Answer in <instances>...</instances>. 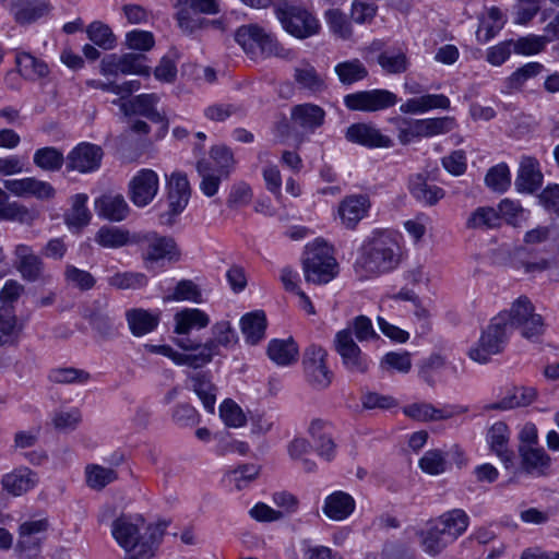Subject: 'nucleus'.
Returning <instances> with one entry per match:
<instances>
[{
  "label": "nucleus",
  "mask_w": 559,
  "mask_h": 559,
  "mask_svg": "<svg viewBox=\"0 0 559 559\" xmlns=\"http://www.w3.org/2000/svg\"><path fill=\"white\" fill-rule=\"evenodd\" d=\"M144 520L141 516L122 514L111 524V534L117 544L124 549V559H151L155 555L165 527L148 526L144 534L141 527Z\"/></svg>",
  "instance_id": "nucleus-1"
},
{
  "label": "nucleus",
  "mask_w": 559,
  "mask_h": 559,
  "mask_svg": "<svg viewBox=\"0 0 559 559\" xmlns=\"http://www.w3.org/2000/svg\"><path fill=\"white\" fill-rule=\"evenodd\" d=\"M399 236L393 231L373 233L361 247L355 263L356 272L366 277L388 273L401 262Z\"/></svg>",
  "instance_id": "nucleus-2"
},
{
  "label": "nucleus",
  "mask_w": 559,
  "mask_h": 559,
  "mask_svg": "<svg viewBox=\"0 0 559 559\" xmlns=\"http://www.w3.org/2000/svg\"><path fill=\"white\" fill-rule=\"evenodd\" d=\"M235 39L251 59L273 56L286 58L288 56V51L278 44L272 34L254 24L239 27Z\"/></svg>",
  "instance_id": "nucleus-3"
},
{
  "label": "nucleus",
  "mask_w": 559,
  "mask_h": 559,
  "mask_svg": "<svg viewBox=\"0 0 559 559\" xmlns=\"http://www.w3.org/2000/svg\"><path fill=\"white\" fill-rule=\"evenodd\" d=\"M508 336V317L504 313H499L483 331L478 342L469 349L468 356L474 361L486 364L492 355L503 350Z\"/></svg>",
  "instance_id": "nucleus-4"
},
{
  "label": "nucleus",
  "mask_w": 559,
  "mask_h": 559,
  "mask_svg": "<svg viewBox=\"0 0 559 559\" xmlns=\"http://www.w3.org/2000/svg\"><path fill=\"white\" fill-rule=\"evenodd\" d=\"M283 28L298 39L309 38L320 32L319 20L301 5L287 4L275 8Z\"/></svg>",
  "instance_id": "nucleus-5"
},
{
  "label": "nucleus",
  "mask_w": 559,
  "mask_h": 559,
  "mask_svg": "<svg viewBox=\"0 0 559 559\" xmlns=\"http://www.w3.org/2000/svg\"><path fill=\"white\" fill-rule=\"evenodd\" d=\"M304 259V272L307 282L326 284L337 274L336 260L329 253L325 245L317 243L308 248Z\"/></svg>",
  "instance_id": "nucleus-6"
},
{
  "label": "nucleus",
  "mask_w": 559,
  "mask_h": 559,
  "mask_svg": "<svg viewBox=\"0 0 559 559\" xmlns=\"http://www.w3.org/2000/svg\"><path fill=\"white\" fill-rule=\"evenodd\" d=\"M191 195L189 180L186 174L175 171L167 178V211L159 214V223L164 226H173L176 217L187 207Z\"/></svg>",
  "instance_id": "nucleus-7"
},
{
  "label": "nucleus",
  "mask_w": 559,
  "mask_h": 559,
  "mask_svg": "<svg viewBox=\"0 0 559 559\" xmlns=\"http://www.w3.org/2000/svg\"><path fill=\"white\" fill-rule=\"evenodd\" d=\"M399 102V97L382 88L370 91H359L344 96V104L349 110L354 111H379L393 107Z\"/></svg>",
  "instance_id": "nucleus-8"
},
{
  "label": "nucleus",
  "mask_w": 559,
  "mask_h": 559,
  "mask_svg": "<svg viewBox=\"0 0 559 559\" xmlns=\"http://www.w3.org/2000/svg\"><path fill=\"white\" fill-rule=\"evenodd\" d=\"M141 240L146 243L142 258L147 269L162 260L178 262L181 258L180 249L173 237L151 231L144 234Z\"/></svg>",
  "instance_id": "nucleus-9"
},
{
  "label": "nucleus",
  "mask_w": 559,
  "mask_h": 559,
  "mask_svg": "<svg viewBox=\"0 0 559 559\" xmlns=\"http://www.w3.org/2000/svg\"><path fill=\"white\" fill-rule=\"evenodd\" d=\"M145 61L146 57L142 53H112L102 60L100 72L107 76H117L118 74L150 76L151 69L145 64Z\"/></svg>",
  "instance_id": "nucleus-10"
},
{
  "label": "nucleus",
  "mask_w": 559,
  "mask_h": 559,
  "mask_svg": "<svg viewBox=\"0 0 559 559\" xmlns=\"http://www.w3.org/2000/svg\"><path fill=\"white\" fill-rule=\"evenodd\" d=\"M176 344L185 350V353H177L175 364L178 366H188L193 369L202 368L217 355V352H214L213 343L200 344L188 337H182L178 338Z\"/></svg>",
  "instance_id": "nucleus-11"
},
{
  "label": "nucleus",
  "mask_w": 559,
  "mask_h": 559,
  "mask_svg": "<svg viewBox=\"0 0 559 559\" xmlns=\"http://www.w3.org/2000/svg\"><path fill=\"white\" fill-rule=\"evenodd\" d=\"M159 188L157 174L152 169L139 170L129 182V197L135 206L143 207L156 197Z\"/></svg>",
  "instance_id": "nucleus-12"
},
{
  "label": "nucleus",
  "mask_w": 559,
  "mask_h": 559,
  "mask_svg": "<svg viewBox=\"0 0 559 559\" xmlns=\"http://www.w3.org/2000/svg\"><path fill=\"white\" fill-rule=\"evenodd\" d=\"M103 158L100 146L81 143L67 155V170L82 174L92 173L99 168Z\"/></svg>",
  "instance_id": "nucleus-13"
},
{
  "label": "nucleus",
  "mask_w": 559,
  "mask_h": 559,
  "mask_svg": "<svg viewBox=\"0 0 559 559\" xmlns=\"http://www.w3.org/2000/svg\"><path fill=\"white\" fill-rule=\"evenodd\" d=\"M158 100L159 97L152 93L138 95L129 102L114 100V104L119 105L126 116L140 115L153 122L162 123V129L165 132L168 128V121L155 108Z\"/></svg>",
  "instance_id": "nucleus-14"
},
{
  "label": "nucleus",
  "mask_w": 559,
  "mask_h": 559,
  "mask_svg": "<svg viewBox=\"0 0 559 559\" xmlns=\"http://www.w3.org/2000/svg\"><path fill=\"white\" fill-rule=\"evenodd\" d=\"M345 139L368 148H389L393 146V140L381 133L370 123L358 122L349 126L345 132Z\"/></svg>",
  "instance_id": "nucleus-15"
},
{
  "label": "nucleus",
  "mask_w": 559,
  "mask_h": 559,
  "mask_svg": "<svg viewBox=\"0 0 559 559\" xmlns=\"http://www.w3.org/2000/svg\"><path fill=\"white\" fill-rule=\"evenodd\" d=\"M371 201L368 194L346 195L338 204V216L347 229H355L358 223L368 215Z\"/></svg>",
  "instance_id": "nucleus-16"
},
{
  "label": "nucleus",
  "mask_w": 559,
  "mask_h": 559,
  "mask_svg": "<svg viewBox=\"0 0 559 559\" xmlns=\"http://www.w3.org/2000/svg\"><path fill=\"white\" fill-rule=\"evenodd\" d=\"M14 266L24 280L36 282L43 277L44 262L32 247L23 243L17 245L14 249Z\"/></svg>",
  "instance_id": "nucleus-17"
},
{
  "label": "nucleus",
  "mask_w": 559,
  "mask_h": 559,
  "mask_svg": "<svg viewBox=\"0 0 559 559\" xmlns=\"http://www.w3.org/2000/svg\"><path fill=\"white\" fill-rule=\"evenodd\" d=\"M14 21L22 25H31L47 16L52 5L49 0H12Z\"/></svg>",
  "instance_id": "nucleus-18"
},
{
  "label": "nucleus",
  "mask_w": 559,
  "mask_h": 559,
  "mask_svg": "<svg viewBox=\"0 0 559 559\" xmlns=\"http://www.w3.org/2000/svg\"><path fill=\"white\" fill-rule=\"evenodd\" d=\"M290 119L295 127L306 133H313L325 121V111L322 107L311 103L295 105L290 110Z\"/></svg>",
  "instance_id": "nucleus-19"
},
{
  "label": "nucleus",
  "mask_w": 559,
  "mask_h": 559,
  "mask_svg": "<svg viewBox=\"0 0 559 559\" xmlns=\"http://www.w3.org/2000/svg\"><path fill=\"white\" fill-rule=\"evenodd\" d=\"M543 183V174L536 158L525 156L521 159L515 179V187L520 192L533 193Z\"/></svg>",
  "instance_id": "nucleus-20"
},
{
  "label": "nucleus",
  "mask_w": 559,
  "mask_h": 559,
  "mask_svg": "<svg viewBox=\"0 0 559 559\" xmlns=\"http://www.w3.org/2000/svg\"><path fill=\"white\" fill-rule=\"evenodd\" d=\"M37 481V474L27 467L15 468L3 475L1 479L3 489L14 497L27 492L36 486Z\"/></svg>",
  "instance_id": "nucleus-21"
},
{
  "label": "nucleus",
  "mask_w": 559,
  "mask_h": 559,
  "mask_svg": "<svg viewBox=\"0 0 559 559\" xmlns=\"http://www.w3.org/2000/svg\"><path fill=\"white\" fill-rule=\"evenodd\" d=\"M95 210L98 216L111 222H121L129 214V205L121 194H104L97 198Z\"/></svg>",
  "instance_id": "nucleus-22"
},
{
  "label": "nucleus",
  "mask_w": 559,
  "mask_h": 559,
  "mask_svg": "<svg viewBox=\"0 0 559 559\" xmlns=\"http://www.w3.org/2000/svg\"><path fill=\"white\" fill-rule=\"evenodd\" d=\"M522 468L532 475L543 476L550 466V456L543 448L521 445L519 448Z\"/></svg>",
  "instance_id": "nucleus-23"
},
{
  "label": "nucleus",
  "mask_w": 559,
  "mask_h": 559,
  "mask_svg": "<svg viewBox=\"0 0 559 559\" xmlns=\"http://www.w3.org/2000/svg\"><path fill=\"white\" fill-rule=\"evenodd\" d=\"M15 63L19 73L26 80L35 81L49 74L48 64L29 52L16 50Z\"/></svg>",
  "instance_id": "nucleus-24"
},
{
  "label": "nucleus",
  "mask_w": 559,
  "mask_h": 559,
  "mask_svg": "<svg viewBox=\"0 0 559 559\" xmlns=\"http://www.w3.org/2000/svg\"><path fill=\"white\" fill-rule=\"evenodd\" d=\"M188 386L202 401L204 408L213 413L216 403V388L212 383L210 376L205 372L192 373L188 378Z\"/></svg>",
  "instance_id": "nucleus-25"
},
{
  "label": "nucleus",
  "mask_w": 559,
  "mask_h": 559,
  "mask_svg": "<svg viewBox=\"0 0 559 559\" xmlns=\"http://www.w3.org/2000/svg\"><path fill=\"white\" fill-rule=\"evenodd\" d=\"M355 509L353 497L343 491H336L326 497L323 513L331 520L343 521L349 516Z\"/></svg>",
  "instance_id": "nucleus-26"
},
{
  "label": "nucleus",
  "mask_w": 559,
  "mask_h": 559,
  "mask_svg": "<svg viewBox=\"0 0 559 559\" xmlns=\"http://www.w3.org/2000/svg\"><path fill=\"white\" fill-rule=\"evenodd\" d=\"M435 523L450 540L454 542L466 531L468 516L463 510L454 509L440 515Z\"/></svg>",
  "instance_id": "nucleus-27"
},
{
  "label": "nucleus",
  "mask_w": 559,
  "mask_h": 559,
  "mask_svg": "<svg viewBox=\"0 0 559 559\" xmlns=\"http://www.w3.org/2000/svg\"><path fill=\"white\" fill-rule=\"evenodd\" d=\"M267 356L278 366H290L298 360V345L293 337L272 340L267 346Z\"/></svg>",
  "instance_id": "nucleus-28"
},
{
  "label": "nucleus",
  "mask_w": 559,
  "mask_h": 559,
  "mask_svg": "<svg viewBox=\"0 0 559 559\" xmlns=\"http://www.w3.org/2000/svg\"><path fill=\"white\" fill-rule=\"evenodd\" d=\"M128 325L134 336H143L158 325V313H152L142 308L130 309L126 313Z\"/></svg>",
  "instance_id": "nucleus-29"
},
{
  "label": "nucleus",
  "mask_w": 559,
  "mask_h": 559,
  "mask_svg": "<svg viewBox=\"0 0 559 559\" xmlns=\"http://www.w3.org/2000/svg\"><path fill=\"white\" fill-rule=\"evenodd\" d=\"M510 431L502 421L495 423L487 432V440L490 449L506 463L512 462L513 453L509 450Z\"/></svg>",
  "instance_id": "nucleus-30"
},
{
  "label": "nucleus",
  "mask_w": 559,
  "mask_h": 559,
  "mask_svg": "<svg viewBox=\"0 0 559 559\" xmlns=\"http://www.w3.org/2000/svg\"><path fill=\"white\" fill-rule=\"evenodd\" d=\"M409 190L418 202L429 206L437 204L445 194L442 188L428 182L421 175H417L412 179Z\"/></svg>",
  "instance_id": "nucleus-31"
},
{
  "label": "nucleus",
  "mask_w": 559,
  "mask_h": 559,
  "mask_svg": "<svg viewBox=\"0 0 559 559\" xmlns=\"http://www.w3.org/2000/svg\"><path fill=\"white\" fill-rule=\"evenodd\" d=\"M22 326L17 322L14 309L4 306L0 309V347L17 344Z\"/></svg>",
  "instance_id": "nucleus-32"
},
{
  "label": "nucleus",
  "mask_w": 559,
  "mask_h": 559,
  "mask_svg": "<svg viewBox=\"0 0 559 559\" xmlns=\"http://www.w3.org/2000/svg\"><path fill=\"white\" fill-rule=\"evenodd\" d=\"M456 127L455 118L438 117L414 121V133L420 138H431L452 131Z\"/></svg>",
  "instance_id": "nucleus-33"
},
{
  "label": "nucleus",
  "mask_w": 559,
  "mask_h": 559,
  "mask_svg": "<svg viewBox=\"0 0 559 559\" xmlns=\"http://www.w3.org/2000/svg\"><path fill=\"white\" fill-rule=\"evenodd\" d=\"M240 328L248 344H258L265 335V313L263 311H254L245 314L240 319Z\"/></svg>",
  "instance_id": "nucleus-34"
},
{
  "label": "nucleus",
  "mask_w": 559,
  "mask_h": 559,
  "mask_svg": "<svg viewBox=\"0 0 559 559\" xmlns=\"http://www.w3.org/2000/svg\"><path fill=\"white\" fill-rule=\"evenodd\" d=\"M88 197L85 193H78L72 197L71 209L64 214V222L69 228L81 229L88 225L92 214L86 206Z\"/></svg>",
  "instance_id": "nucleus-35"
},
{
  "label": "nucleus",
  "mask_w": 559,
  "mask_h": 559,
  "mask_svg": "<svg viewBox=\"0 0 559 559\" xmlns=\"http://www.w3.org/2000/svg\"><path fill=\"white\" fill-rule=\"evenodd\" d=\"M34 165L48 173L59 171L63 164H67V157L55 146H45L35 151L33 155Z\"/></svg>",
  "instance_id": "nucleus-36"
},
{
  "label": "nucleus",
  "mask_w": 559,
  "mask_h": 559,
  "mask_svg": "<svg viewBox=\"0 0 559 559\" xmlns=\"http://www.w3.org/2000/svg\"><path fill=\"white\" fill-rule=\"evenodd\" d=\"M334 72L344 85L362 81L369 73L365 64L357 58L338 62L334 67Z\"/></svg>",
  "instance_id": "nucleus-37"
},
{
  "label": "nucleus",
  "mask_w": 559,
  "mask_h": 559,
  "mask_svg": "<svg viewBox=\"0 0 559 559\" xmlns=\"http://www.w3.org/2000/svg\"><path fill=\"white\" fill-rule=\"evenodd\" d=\"M177 334H187L191 329H202L210 323L209 316L200 309H185L175 316Z\"/></svg>",
  "instance_id": "nucleus-38"
},
{
  "label": "nucleus",
  "mask_w": 559,
  "mask_h": 559,
  "mask_svg": "<svg viewBox=\"0 0 559 559\" xmlns=\"http://www.w3.org/2000/svg\"><path fill=\"white\" fill-rule=\"evenodd\" d=\"M324 421L314 419L309 426V433L316 443L317 453L326 461H331L335 455V443L333 439L323 432Z\"/></svg>",
  "instance_id": "nucleus-39"
},
{
  "label": "nucleus",
  "mask_w": 559,
  "mask_h": 559,
  "mask_svg": "<svg viewBox=\"0 0 559 559\" xmlns=\"http://www.w3.org/2000/svg\"><path fill=\"white\" fill-rule=\"evenodd\" d=\"M95 241L104 248H121L130 242V234L116 226H103L96 233Z\"/></svg>",
  "instance_id": "nucleus-40"
},
{
  "label": "nucleus",
  "mask_w": 559,
  "mask_h": 559,
  "mask_svg": "<svg viewBox=\"0 0 559 559\" xmlns=\"http://www.w3.org/2000/svg\"><path fill=\"white\" fill-rule=\"evenodd\" d=\"M212 334L213 337L206 341V343H213L214 352L218 353L219 346L230 348L238 343V334L229 321L223 320L216 322L212 326Z\"/></svg>",
  "instance_id": "nucleus-41"
},
{
  "label": "nucleus",
  "mask_w": 559,
  "mask_h": 559,
  "mask_svg": "<svg viewBox=\"0 0 559 559\" xmlns=\"http://www.w3.org/2000/svg\"><path fill=\"white\" fill-rule=\"evenodd\" d=\"M500 225V215L489 206L476 209L466 222V227L471 229H490Z\"/></svg>",
  "instance_id": "nucleus-42"
},
{
  "label": "nucleus",
  "mask_w": 559,
  "mask_h": 559,
  "mask_svg": "<svg viewBox=\"0 0 559 559\" xmlns=\"http://www.w3.org/2000/svg\"><path fill=\"white\" fill-rule=\"evenodd\" d=\"M421 536L424 551L430 556L440 554L449 544L453 543L435 522L425 533H421Z\"/></svg>",
  "instance_id": "nucleus-43"
},
{
  "label": "nucleus",
  "mask_w": 559,
  "mask_h": 559,
  "mask_svg": "<svg viewBox=\"0 0 559 559\" xmlns=\"http://www.w3.org/2000/svg\"><path fill=\"white\" fill-rule=\"evenodd\" d=\"M108 284L117 289H139L147 285V276L141 272H118L108 277Z\"/></svg>",
  "instance_id": "nucleus-44"
},
{
  "label": "nucleus",
  "mask_w": 559,
  "mask_h": 559,
  "mask_svg": "<svg viewBox=\"0 0 559 559\" xmlns=\"http://www.w3.org/2000/svg\"><path fill=\"white\" fill-rule=\"evenodd\" d=\"M197 170L201 176L200 189L206 197H213L217 193L221 179L223 176L215 175L211 163L206 159H201L197 164Z\"/></svg>",
  "instance_id": "nucleus-45"
},
{
  "label": "nucleus",
  "mask_w": 559,
  "mask_h": 559,
  "mask_svg": "<svg viewBox=\"0 0 559 559\" xmlns=\"http://www.w3.org/2000/svg\"><path fill=\"white\" fill-rule=\"evenodd\" d=\"M535 313V308L531 300L522 296L518 298L513 304L509 311V313H504L508 317L509 330L514 326L519 328L523 324V321L528 319V317Z\"/></svg>",
  "instance_id": "nucleus-46"
},
{
  "label": "nucleus",
  "mask_w": 559,
  "mask_h": 559,
  "mask_svg": "<svg viewBox=\"0 0 559 559\" xmlns=\"http://www.w3.org/2000/svg\"><path fill=\"white\" fill-rule=\"evenodd\" d=\"M325 20L331 32L342 39H349L353 28L347 16L338 9H330L325 12Z\"/></svg>",
  "instance_id": "nucleus-47"
},
{
  "label": "nucleus",
  "mask_w": 559,
  "mask_h": 559,
  "mask_svg": "<svg viewBox=\"0 0 559 559\" xmlns=\"http://www.w3.org/2000/svg\"><path fill=\"white\" fill-rule=\"evenodd\" d=\"M378 63L390 74H400L408 69L409 62L403 51H384L378 56Z\"/></svg>",
  "instance_id": "nucleus-48"
},
{
  "label": "nucleus",
  "mask_w": 559,
  "mask_h": 559,
  "mask_svg": "<svg viewBox=\"0 0 559 559\" xmlns=\"http://www.w3.org/2000/svg\"><path fill=\"white\" fill-rule=\"evenodd\" d=\"M342 365L350 373L364 374L369 369V360L360 347H356L340 354Z\"/></svg>",
  "instance_id": "nucleus-49"
},
{
  "label": "nucleus",
  "mask_w": 559,
  "mask_h": 559,
  "mask_svg": "<svg viewBox=\"0 0 559 559\" xmlns=\"http://www.w3.org/2000/svg\"><path fill=\"white\" fill-rule=\"evenodd\" d=\"M66 282L81 290H90L95 284V277L87 271L81 270L72 264H67L64 267Z\"/></svg>",
  "instance_id": "nucleus-50"
},
{
  "label": "nucleus",
  "mask_w": 559,
  "mask_h": 559,
  "mask_svg": "<svg viewBox=\"0 0 559 559\" xmlns=\"http://www.w3.org/2000/svg\"><path fill=\"white\" fill-rule=\"evenodd\" d=\"M404 414L416 420H439L449 417L442 409H438L428 403H414L404 408Z\"/></svg>",
  "instance_id": "nucleus-51"
},
{
  "label": "nucleus",
  "mask_w": 559,
  "mask_h": 559,
  "mask_svg": "<svg viewBox=\"0 0 559 559\" xmlns=\"http://www.w3.org/2000/svg\"><path fill=\"white\" fill-rule=\"evenodd\" d=\"M294 78L302 88H307L312 92H320L324 88V81L310 64L296 68Z\"/></svg>",
  "instance_id": "nucleus-52"
},
{
  "label": "nucleus",
  "mask_w": 559,
  "mask_h": 559,
  "mask_svg": "<svg viewBox=\"0 0 559 559\" xmlns=\"http://www.w3.org/2000/svg\"><path fill=\"white\" fill-rule=\"evenodd\" d=\"M117 479V473L112 468H106L99 465L86 467V481L93 489H102Z\"/></svg>",
  "instance_id": "nucleus-53"
},
{
  "label": "nucleus",
  "mask_w": 559,
  "mask_h": 559,
  "mask_svg": "<svg viewBox=\"0 0 559 559\" xmlns=\"http://www.w3.org/2000/svg\"><path fill=\"white\" fill-rule=\"evenodd\" d=\"M90 377L87 371L73 367L57 368L51 370L49 374L52 382L60 384L85 383L90 380Z\"/></svg>",
  "instance_id": "nucleus-54"
},
{
  "label": "nucleus",
  "mask_w": 559,
  "mask_h": 559,
  "mask_svg": "<svg viewBox=\"0 0 559 559\" xmlns=\"http://www.w3.org/2000/svg\"><path fill=\"white\" fill-rule=\"evenodd\" d=\"M166 300H188L195 304L202 302V294L199 286L191 280H181L177 283L171 296Z\"/></svg>",
  "instance_id": "nucleus-55"
},
{
  "label": "nucleus",
  "mask_w": 559,
  "mask_h": 559,
  "mask_svg": "<svg viewBox=\"0 0 559 559\" xmlns=\"http://www.w3.org/2000/svg\"><path fill=\"white\" fill-rule=\"evenodd\" d=\"M211 158L216 166V173L227 178L235 166L233 152L225 145H216L211 148Z\"/></svg>",
  "instance_id": "nucleus-56"
},
{
  "label": "nucleus",
  "mask_w": 559,
  "mask_h": 559,
  "mask_svg": "<svg viewBox=\"0 0 559 559\" xmlns=\"http://www.w3.org/2000/svg\"><path fill=\"white\" fill-rule=\"evenodd\" d=\"M380 367L386 371L395 370L401 373H407L412 368L411 354L408 352L386 353L380 361Z\"/></svg>",
  "instance_id": "nucleus-57"
},
{
  "label": "nucleus",
  "mask_w": 559,
  "mask_h": 559,
  "mask_svg": "<svg viewBox=\"0 0 559 559\" xmlns=\"http://www.w3.org/2000/svg\"><path fill=\"white\" fill-rule=\"evenodd\" d=\"M419 467L429 475H439L447 469L445 455L440 450H429L419 460Z\"/></svg>",
  "instance_id": "nucleus-58"
},
{
  "label": "nucleus",
  "mask_w": 559,
  "mask_h": 559,
  "mask_svg": "<svg viewBox=\"0 0 559 559\" xmlns=\"http://www.w3.org/2000/svg\"><path fill=\"white\" fill-rule=\"evenodd\" d=\"M87 35L88 38L98 47L103 49H111L115 46V35L112 34L111 29L100 23V22H93L87 27Z\"/></svg>",
  "instance_id": "nucleus-59"
},
{
  "label": "nucleus",
  "mask_w": 559,
  "mask_h": 559,
  "mask_svg": "<svg viewBox=\"0 0 559 559\" xmlns=\"http://www.w3.org/2000/svg\"><path fill=\"white\" fill-rule=\"evenodd\" d=\"M485 182L495 191H506L511 182L508 166L506 164H499L491 167L485 177Z\"/></svg>",
  "instance_id": "nucleus-60"
},
{
  "label": "nucleus",
  "mask_w": 559,
  "mask_h": 559,
  "mask_svg": "<svg viewBox=\"0 0 559 559\" xmlns=\"http://www.w3.org/2000/svg\"><path fill=\"white\" fill-rule=\"evenodd\" d=\"M543 70V66L538 62H530L514 71L507 80V87L509 90H519L523 84Z\"/></svg>",
  "instance_id": "nucleus-61"
},
{
  "label": "nucleus",
  "mask_w": 559,
  "mask_h": 559,
  "mask_svg": "<svg viewBox=\"0 0 559 559\" xmlns=\"http://www.w3.org/2000/svg\"><path fill=\"white\" fill-rule=\"evenodd\" d=\"M176 20L180 29L186 34H193L199 29H203V17L195 12L189 10L185 5H179Z\"/></svg>",
  "instance_id": "nucleus-62"
},
{
  "label": "nucleus",
  "mask_w": 559,
  "mask_h": 559,
  "mask_svg": "<svg viewBox=\"0 0 559 559\" xmlns=\"http://www.w3.org/2000/svg\"><path fill=\"white\" fill-rule=\"evenodd\" d=\"M536 397V392L532 388L518 389L511 396L502 399L495 405V408L509 409L513 407L526 406Z\"/></svg>",
  "instance_id": "nucleus-63"
},
{
  "label": "nucleus",
  "mask_w": 559,
  "mask_h": 559,
  "mask_svg": "<svg viewBox=\"0 0 559 559\" xmlns=\"http://www.w3.org/2000/svg\"><path fill=\"white\" fill-rule=\"evenodd\" d=\"M16 550L21 559H35L39 555L40 538L19 531Z\"/></svg>",
  "instance_id": "nucleus-64"
}]
</instances>
